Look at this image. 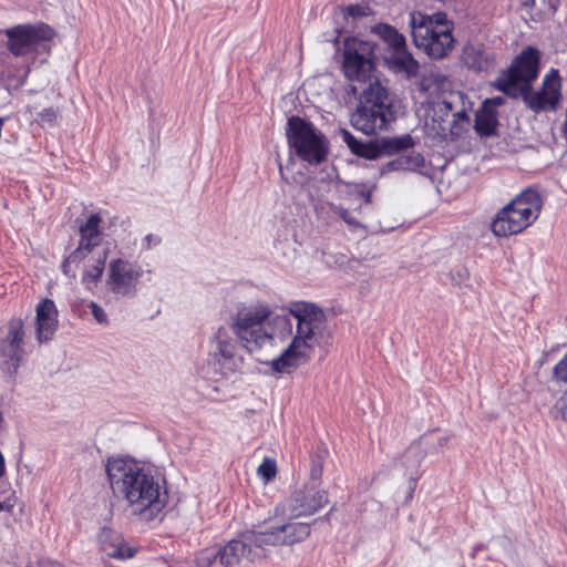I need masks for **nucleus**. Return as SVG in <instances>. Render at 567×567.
Returning <instances> with one entry per match:
<instances>
[{"mask_svg": "<svg viewBox=\"0 0 567 567\" xmlns=\"http://www.w3.org/2000/svg\"><path fill=\"white\" fill-rule=\"evenodd\" d=\"M291 317L296 320V333L289 346L269 365L276 373H291L307 363L319 344L324 329L326 316L313 303L292 302L289 312L278 315L266 301L239 303L230 315L229 329L250 353L292 336Z\"/></svg>", "mask_w": 567, "mask_h": 567, "instance_id": "f257e3e1", "label": "nucleus"}, {"mask_svg": "<svg viewBox=\"0 0 567 567\" xmlns=\"http://www.w3.org/2000/svg\"><path fill=\"white\" fill-rule=\"evenodd\" d=\"M106 474L113 491L145 522L155 519L167 504L165 480L125 458H110Z\"/></svg>", "mask_w": 567, "mask_h": 567, "instance_id": "f03ea898", "label": "nucleus"}, {"mask_svg": "<svg viewBox=\"0 0 567 567\" xmlns=\"http://www.w3.org/2000/svg\"><path fill=\"white\" fill-rule=\"evenodd\" d=\"M310 532V525L300 522L264 525L258 530L243 534L240 539H233L218 547L219 563L225 567H233L243 558L252 561L264 556L271 547L291 546L303 542Z\"/></svg>", "mask_w": 567, "mask_h": 567, "instance_id": "7ed1b4c3", "label": "nucleus"}, {"mask_svg": "<svg viewBox=\"0 0 567 567\" xmlns=\"http://www.w3.org/2000/svg\"><path fill=\"white\" fill-rule=\"evenodd\" d=\"M409 25L414 45L431 59H444L453 51L454 23L445 12L425 14L414 11L410 14Z\"/></svg>", "mask_w": 567, "mask_h": 567, "instance_id": "20e7f679", "label": "nucleus"}, {"mask_svg": "<svg viewBox=\"0 0 567 567\" xmlns=\"http://www.w3.org/2000/svg\"><path fill=\"white\" fill-rule=\"evenodd\" d=\"M354 94L360 93L359 104L351 115L352 126L367 135L388 130L393 120L388 90L379 82H370L365 87L352 85Z\"/></svg>", "mask_w": 567, "mask_h": 567, "instance_id": "39448f33", "label": "nucleus"}, {"mask_svg": "<svg viewBox=\"0 0 567 567\" xmlns=\"http://www.w3.org/2000/svg\"><path fill=\"white\" fill-rule=\"evenodd\" d=\"M542 207L543 200L538 192L526 188L496 213L491 230L497 237L520 234L536 221Z\"/></svg>", "mask_w": 567, "mask_h": 567, "instance_id": "423d86ee", "label": "nucleus"}, {"mask_svg": "<svg viewBox=\"0 0 567 567\" xmlns=\"http://www.w3.org/2000/svg\"><path fill=\"white\" fill-rule=\"evenodd\" d=\"M210 351L206 364L198 369L202 378L219 381L234 375L240 368L241 357H237V344L229 329L221 326L209 340Z\"/></svg>", "mask_w": 567, "mask_h": 567, "instance_id": "0eeeda50", "label": "nucleus"}, {"mask_svg": "<svg viewBox=\"0 0 567 567\" xmlns=\"http://www.w3.org/2000/svg\"><path fill=\"white\" fill-rule=\"evenodd\" d=\"M287 137L296 155L310 165H319L329 153V141L312 123L292 116L287 123Z\"/></svg>", "mask_w": 567, "mask_h": 567, "instance_id": "6e6552de", "label": "nucleus"}, {"mask_svg": "<svg viewBox=\"0 0 567 567\" xmlns=\"http://www.w3.org/2000/svg\"><path fill=\"white\" fill-rule=\"evenodd\" d=\"M539 52L528 47L517 55L511 66L504 71L495 81L494 86L512 97L520 96L530 83L538 76Z\"/></svg>", "mask_w": 567, "mask_h": 567, "instance_id": "1a4fd4ad", "label": "nucleus"}, {"mask_svg": "<svg viewBox=\"0 0 567 567\" xmlns=\"http://www.w3.org/2000/svg\"><path fill=\"white\" fill-rule=\"evenodd\" d=\"M342 70L346 78L365 87L379 81L374 75V45L369 41L349 38L344 41Z\"/></svg>", "mask_w": 567, "mask_h": 567, "instance_id": "9d476101", "label": "nucleus"}, {"mask_svg": "<svg viewBox=\"0 0 567 567\" xmlns=\"http://www.w3.org/2000/svg\"><path fill=\"white\" fill-rule=\"evenodd\" d=\"M8 51L19 58L34 61L40 49H47L52 30L45 24H17L6 29Z\"/></svg>", "mask_w": 567, "mask_h": 567, "instance_id": "9b49d317", "label": "nucleus"}, {"mask_svg": "<svg viewBox=\"0 0 567 567\" xmlns=\"http://www.w3.org/2000/svg\"><path fill=\"white\" fill-rule=\"evenodd\" d=\"M107 251L71 252L62 262L63 274L74 279L81 270V282L87 290H93L102 279Z\"/></svg>", "mask_w": 567, "mask_h": 567, "instance_id": "f8f14e48", "label": "nucleus"}, {"mask_svg": "<svg viewBox=\"0 0 567 567\" xmlns=\"http://www.w3.org/2000/svg\"><path fill=\"white\" fill-rule=\"evenodd\" d=\"M143 276L142 267L123 258H115L109 262L105 285L116 296H128L136 290Z\"/></svg>", "mask_w": 567, "mask_h": 567, "instance_id": "ddd939ff", "label": "nucleus"}, {"mask_svg": "<svg viewBox=\"0 0 567 567\" xmlns=\"http://www.w3.org/2000/svg\"><path fill=\"white\" fill-rule=\"evenodd\" d=\"M328 503V494L316 484H305L296 491L286 505L282 506V514L297 518L310 516Z\"/></svg>", "mask_w": 567, "mask_h": 567, "instance_id": "4468645a", "label": "nucleus"}, {"mask_svg": "<svg viewBox=\"0 0 567 567\" xmlns=\"http://www.w3.org/2000/svg\"><path fill=\"white\" fill-rule=\"evenodd\" d=\"M520 96L535 112L555 110L561 99V78L558 70L551 69L545 75L540 91L532 92L527 89Z\"/></svg>", "mask_w": 567, "mask_h": 567, "instance_id": "2eb2a0df", "label": "nucleus"}, {"mask_svg": "<svg viewBox=\"0 0 567 567\" xmlns=\"http://www.w3.org/2000/svg\"><path fill=\"white\" fill-rule=\"evenodd\" d=\"M461 61L467 69L476 73H488L496 66V54L483 43L468 42L462 49Z\"/></svg>", "mask_w": 567, "mask_h": 567, "instance_id": "dca6fc26", "label": "nucleus"}, {"mask_svg": "<svg viewBox=\"0 0 567 567\" xmlns=\"http://www.w3.org/2000/svg\"><path fill=\"white\" fill-rule=\"evenodd\" d=\"M58 309L52 299L44 298L35 307V334L40 343L52 340L58 329Z\"/></svg>", "mask_w": 567, "mask_h": 567, "instance_id": "f3484780", "label": "nucleus"}, {"mask_svg": "<svg viewBox=\"0 0 567 567\" xmlns=\"http://www.w3.org/2000/svg\"><path fill=\"white\" fill-rule=\"evenodd\" d=\"M97 542L100 549L114 559H130L137 553V548L130 546L120 533L107 527L100 530Z\"/></svg>", "mask_w": 567, "mask_h": 567, "instance_id": "a211bd4d", "label": "nucleus"}, {"mask_svg": "<svg viewBox=\"0 0 567 567\" xmlns=\"http://www.w3.org/2000/svg\"><path fill=\"white\" fill-rule=\"evenodd\" d=\"M102 219L99 214H91L86 221L79 228L80 239L75 250L76 255L82 252H96L106 251L100 248L102 240V233L100 230V224Z\"/></svg>", "mask_w": 567, "mask_h": 567, "instance_id": "6ab92c4d", "label": "nucleus"}, {"mask_svg": "<svg viewBox=\"0 0 567 567\" xmlns=\"http://www.w3.org/2000/svg\"><path fill=\"white\" fill-rule=\"evenodd\" d=\"M432 444L430 435L425 434L413 442L403 453L401 464L408 472H415L426 455L430 454Z\"/></svg>", "mask_w": 567, "mask_h": 567, "instance_id": "aec40b11", "label": "nucleus"}, {"mask_svg": "<svg viewBox=\"0 0 567 567\" xmlns=\"http://www.w3.org/2000/svg\"><path fill=\"white\" fill-rule=\"evenodd\" d=\"M388 63L395 72L405 73L408 76L415 75L419 71V62L408 51L406 45L392 50Z\"/></svg>", "mask_w": 567, "mask_h": 567, "instance_id": "412c9836", "label": "nucleus"}, {"mask_svg": "<svg viewBox=\"0 0 567 567\" xmlns=\"http://www.w3.org/2000/svg\"><path fill=\"white\" fill-rule=\"evenodd\" d=\"M339 135L343 143L350 148V151L363 158L375 159L380 156V148L372 142L362 143L358 141L348 130L342 128L339 131Z\"/></svg>", "mask_w": 567, "mask_h": 567, "instance_id": "4be33fe9", "label": "nucleus"}, {"mask_svg": "<svg viewBox=\"0 0 567 567\" xmlns=\"http://www.w3.org/2000/svg\"><path fill=\"white\" fill-rule=\"evenodd\" d=\"M497 125V113L494 109L482 105L476 112L475 130L480 135L489 136L495 133Z\"/></svg>", "mask_w": 567, "mask_h": 567, "instance_id": "5701e85b", "label": "nucleus"}, {"mask_svg": "<svg viewBox=\"0 0 567 567\" xmlns=\"http://www.w3.org/2000/svg\"><path fill=\"white\" fill-rule=\"evenodd\" d=\"M374 32L391 48V50L406 45L405 37L389 24L381 23L375 25Z\"/></svg>", "mask_w": 567, "mask_h": 567, "instance_id": "b1692460", "label": "nucleus"}, {"mask_svg": "<svg viewBox=\"0 0 567 567\" xmlns=\"http://www.w3.org/2000/svg\"><path fill=\"white\" fill-rule=\"evenodd\" d=\"M424 157L420 153H413L395 158L388 164L389 171H417L424 166Z\"/></svg>", "mask_w": 567, "mask_h": 567, "instance_id": "393cba45", "label": "nucleus"}, {"mask_svg": "<svg viewBox=\"0 0 567 567\" xmlns=\"http://www.w3.org/2000/svg\"><path fill=\"white\" fill-rule=\"evenodd\" d=\"M24 324L20 318H13L8 323L7 340L13 350H18L23 341Z\"/></svg>", "mask_w": 567, "mask_h": 567, "instance_id": "a878e982", "label": "nucleus"}, {"mask_svg": "<svg viewBox=\"0 0 567 567\" xmlns=\"http://www.w3.org/2000/svg\"><path fill=\"white\" fill-rule=\"evenodd\" d=\"M384 148L390 152H401L414 145L413 138L410 134L401 136L389 137L382 141Z\"/></svg>", "mask_w": 567, "mask_h": 567, "instance_id": "bb28decb", "label": "nucleus"}, {"mask_svg": "<svg viewBox=\"0 0 567 567\" xmlns=\"http://www.w3.org/2000/svg\"><path fill=\"white\" fill-rule=\"evenodd\" d=\"M217 559H219L218 547H208L197 555L195 563L197 567H210Z\"/></svg>", "mask_w": 567, "mask_h": 567, "instance_id": "cd10ccee", "label": "nucleus"}, {"mask_svg": "<svg viewBox=\"0 0 567 567\" xmlns=\"http://www.w3.org/2000/svg\"><path fill=\"white\" fill-rule=\"evenodd\" d=\"M329 207L332 215L340 217L349 227H363L362 224L348 209L333 204H330Z\"/></svg>", "mask_w": 567, "mask_h": 567, "instance_id": "c85d7f7f", "label": "nucleus"}, {"mask_svg": "<svg viewBox=\"0 0 567 567\" xmlns=\"http://www.w3.org/2000/svg\"><path fill=\"white\" fill-rule=\"evenodd\" d=\"M257 473L266 482L272 480L277 474L276 462L269 457H266L262 463L258 466Z\"/></svg>", "mask_w": 567, "mask_h": 567, "instance_id": "c756f323", "label": "nucleus"}, {"mask_svg": "<svg viewBox=\"0 0 567 567\" xmlns=\"http://www.w3.org/2000/svg\"><path fill=\"white\" fill-rule=\"evenodd\" d=\"M550 413L554 419H567V390L557 399Z\"/></svg>", "mask_w": 567, "mask_h": 567, "instance_id": "7c9ffc66", "label": "nucleus"}, {"mask_svg": "<svg viewBox=\"0 0 567 567\" xmlns=\"http://www.w3.org/2000/svg\"><path fill=\"white\" fill-rule=\"evenodd\" d=\"M58 114H59L58 110H55L53 107H48V109L42 110L38 114L37 121L42 126H53L55 124L56 118H58Z\"/></svg>", "mask_w": 567, "mask_h": 567, "instance_id": "2f4dec72", "label": "nucleus"}, {"mask_svg": "<svg viewBox=\"0 0 567 567\" xmlns=\"http://www.w3.org/2000/svg\"><path fill=\"white\" fill-rule=\"evenodd\" d=\"M322 476V462L319 456L312 457V466L310 470V481L307 484H316L320 487V480Z\"/></svg>", "mask_w": 567, "mask_h": 567, "instance_id": "473e14b6", "label": "nucleus"}, {"mask_svg": "<svg viewBox=\"0 0 567 567\" xmlns=\"http://www.w3.org/2000/svg\"><path fill=\"white\" fill-rule=\"evenodd\" d=\"M554 375L557 380L567 382V353L555 365Z\"/></svg>", "mask_w": 567, "mask_h": 567, "instance_id": "72a5a7b5", "label": "nucleus"}, {"mask_svg": "<svg viewBox=\"0 0 567 567\" xmlns=\"http://www.w3.org/2000/svg\"><path fill=\"white\" fill-rule=\"evenodd\" d=\"M368 8L360 4H349L343 8V13L348 17L358 18L367 16Z\"/></svg>", "mask_w": 567, "mask_h": 567, "instance_id": "f704fd0d", "label": "nucleus"}, {"mask_svg": "<svg viewBox=\"0 0 567 567\" xmlns=\"http://www.w3.org/2000/svg\"><path fill=\"white\" fill-rule=\"evenodd\" d=\"M451 116H452V122L455 125L460 126V128H463L465 125L470 124V116L465 110L456 111V112L452 113Z\"/></svg>", "mask_w": 567, "mask_h": 567, "instance_id": "c9c22d12", "label": "nucleus"}, {"mask_svg": "<svg viewBox=\"0 0 567 567\" xmlns=\"http://www.w3.org/2000/svg\"><path fill=\"white\" fill-rule=\"evenodd\" d=\"M90 308H91V311H92V315L93 317L95 318V320L99 322V323H106L107 322V315L106 312L103 310L102 307H100L96 302L94 301H91L90 303Z\"/></svg>", "mask_w": 567, "mask_h": 567, "instance_id": "e433bc0d", "label": "nucleus"}, {"mask_svg": "<svg viewBox=\"0 0 567 567\" xmlns=\"http://www.w3.org/2000/svg\"><path fill=\"white\" fill-rule=\"evenodd\" d=\"M161 243V237L157 235L148 234L146 235L141 243V247L143 250H150Z\"/></svg>", "mask_w": 567, "mask_h": 567, "instance_id": "4c0bfd02", "label": "nucleus"}, {"mask_svg": "<svg viewBox=\"0 0 567 567\" xmlns=\"http://www.w3.org/2000/svg\"><path fill=\"white\" fill-rule=\"evenodd\" d=\"M449 440H450V436H440L436 440V442H432V440L430 439V443L432 444L430 453H433V452L437 451L439 449L444 447L447 444Z\"/></svg>", "mask_w": 567, "mask_h": 567, "instance_id": "58836bf2", "label": "nucleus"}, {"mask_svg": "<svg viewBox=\"0 0 567 567\" xmlns=\"http://www.w3.org/2000/svg\"><path fill=\"white\" fill-rule=\"evenodd\" d=\"M504 102H505V100H504L503 96H494V97L485 100L483 105H487V106H489L492 109H495L496 106L503 105Z\"/></svg>", "mask_w": 567, "mask_h": 567, "instance_id": "ea45409f", "label": "nucleus"}, {"mask_svg": "<svg viewBox=\"0 0 567 567\" xmlns=\"http://www.w3.org/2000/svg\"><path fill=\"white\" fill-rule=\"evenodd\" d=\"M437 112L442 113L445 116H449L452 112V103L447 101H443L437 104Z\"/></svg>", "mask_w": 567, "mask_h": 567, "instance_id": "a19ab883", "label": "nucleus"}, {"mask_svg": "<svg viewBox=\"0 0 567 567\" xmlns=\"http://www.w3.org/2000/svg\"><path fill=\"white\" fill-rule=\"evenodd\" d=\"M27 567H62L59 563L51 560H40L34 566L28 565Z\"/></svg>", "mask_w": 567, "mask_h": 567, "instance_id": "79ce46f5", "label": "nucleus"}, {"mask_svg": "<svg viewBox=\"0 0 567 567\" xmlns=\"http://www.w3.org/2000/svg\"><path fill=\"white\" fill-rule=\"evenodd\" d=\"M13 508V504L10 502H0V512H11Z\"/></svg>", "mask_w": 567, "mask_h": 567, "instance_id": "37998d69", "label": "nucleus"}, {"mask_svg": "<svg viewBox=\"0 0 567 567\" xmlns=\"http://www.w3.org/2000/svg\"><path fill=\"white\" fill-rule=\"evenodd\" d=\"M547 3H548L549 10L554 13L559 6V0H547Z\"/></svg>", "mask_w": 567, "mask_h": 567, "instance_id": "c03bdc74", "label": "nucleus"}, {"mask_svg": "<svg viewBox=\"0 0 567 567\" xmlns=\"http://www.w3.org/2000/svg\"><path fill=\"white\" fill-rule=\"evenodd\" d=\"M364 197H365V202L367 203H369L371 200V194L370 193L365 194Z\"/></svg>", "mask_w": 567, "mask_h": 567, "instance_id": "a18cd8bd", "label": "nucleus"}]
</instances>
